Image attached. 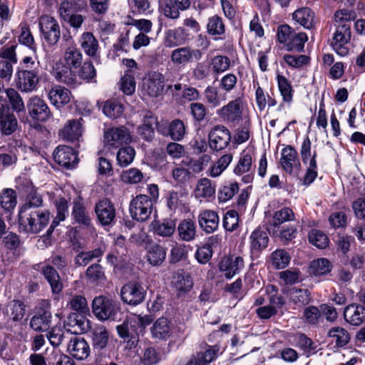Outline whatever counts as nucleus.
Wrapping results in <instances>:
<instances>
[{
    "label": "nucleus",
    "instance_id": "obj_1",
    "mask_svg": "<svg viewBox=\"0 0 365 365\" xmlns=\"http://www.w3.org/2000/svg\"><path fill=\"white\" fill-rule=\"evenodd\" d=\"M40 72L39 61L31 56L24 57L16 71V87L23 93L36 91L40 81Z\"/></svg>",
    "mask_w": 365,
    "mask_h": 365
},
{
    "label": "nucleus",
    "instance_id": "obj_2",
    "mask_svg": "<svg viewBox=\"0 0 365 365\" xmlns=\"http://www.w3.org/2000/svg\"><path fill=\"white\" fill-rule=\"evenodd\" d=\"M50 215L46 208L19 212V230L26 234H37L47 226Z\"/></svg>",
    "mask_w": 365,
    "mask_h": 365
},
{
    "label": "nucleus",
    "instance_id": "obj_3",
    "mask_svg": "<svg viewBox=\"0 0 365 365\" xmlns=\"http://www.w3.org/2000/svg\"><path fill=\"white\" fill-rule=\"evenodd\" d=\"M92 312L98 320L114 321L120 312L119 302L103 295L96 297L92 302Z\"/></svg>",
    "mask_w": 365,
    "mask_h": 365
},
{
    "label": "nucleus",
    "instance_id": "obj_4",
    "mask_svg": "<svg viewBox=\"0 0 365 365\" xmlns=\"http://www.w3.org/2000/svg\"><path fill=\"white\" fill-rule=\"evenodd\" d=\"M300 155L303 163L307 165L304 177V184L309 185L317 177V152H312V143L309 136H306L300 148Z\"/></svg>",
    "mask_w": 365,
    "mask_h": 365
},
{
    "label": "nucleus",
    "instance_id": "obj_5",
    "mask_svg": "<svg viewBox=\"0 0 365 365\" xmlns=\"http://www.w3.org/2000/svg\"><path fill=\"white\" fill-rule=\"evenodd\" d=\"M153 210V202L147 195H138L129 205L131 217L139 222H145L150 218Z\"/></svg>",
    "mask_w": 365,
    "mask_h": 365
},
{
    "label": "nucleus",
    "instance_id": "obj_6",
    "mask_svg": "<svg viewBox=\"0 0 365 365\" xmlns=\"http://www.w3.org/2000/svg\"><path fill=\"white\" fill-rule=\"evenodd\" d=\"M244 106L243 98L237 97L218 109L216 114L225 123L236 125L242 120Z\"/></svg>",
    "mask_w": 365,
    "mask_h": 365
},
{
    "label": "nucleus",
    "instance_id": "obj_7",
    "mask_svg": "<svg viewBox=\"0 0 365 365\" xmlns=\"http://www.w3.org/2000/svg\"><path fill=\"white\" fill-rule=\"evenodd\" d=\"M19 123L11 111L6 98L0 96V133L4 135L13 134L18 129Z\"/></svg>",
    "mask_w": 365,
    "mask_h": 365
},
{
    "label": "nucleus",
    "instance_id": "obj_8",
    "mask_svg": "<svg viewBox=\"0 0 365 365\" xmlns=\"http://www.w3.org/2000/svg\"><path fill=\"white\" fill-rule=\"evenodd\" d=\"M131 140L130 133L125 126L112 127L104 130L103 142L106 146L118 148L129 144Z\"/></svg>",
    "mask_w": 365,
    "mask_h": 365
},
{
    "label": "nucleus",
    "instance_id": "obj_9",
    "mask_svg": "<svg viewBox=\"0 0 365 365\" xmlns=\"http://www.w3.org/2000/svg\"><path fill=\"white\" fill-rule=\"evenodd\" d=\"M39 29L44 41L50 46L56 45L61 36L59 24L53 17L42 16L39 19Z\"/></svg>",
    "mask_w": 365,
    "mask_h": 365
},
{
    "label": "nucleus",
    "instance_id": "obj_10",
    "mask_svg": "<svg viewBox=\"0 0 365 365\" xmlns=\"http://www.w3.org/2000/svg\"><path fill=\"white\" fill-rule=\"evenodd\" d=\"M351 29L349 26H335L330 45L339 56H345L349 53V43L351 40Z\"/></svg>",
    "mask_w": 365,
    "mask_h": 365
},
{
    "label": "nucleus",
    "instance_id": "obj_11",
    "mask_svg": "<svg viewBox=\"0 0 365 365\" xmlns=\"http://www.w3.org/2000/svg\"><path fill=\"white\" fill-rule=\"evenodd\" d=\"M230 131L225 125L214 126L208 134L209 146L215 151L225 149L230 145Z\"/></svg>",
    "mask_w": 365,
    "mask_h": 365
},
{
    "label": "nucleus",
    "instance_id": "obj_12",
    "mask_svg": "<svg viewBox=\"0 0 365 365\" xmlns=\"http://www.w3.org/2000/svg\"><path fill=\"white\" fill-rule=\"evenodd\" d=\"M146 292L138 282H130L124 284L120 290L122 301L129 305L136 306L145 299Z\"/></svg>",
    "mask_w": 365,
    "mask_h": 365
},
{
    "label": "nucleus",
    "instance_id": "obj_13",
    "mask_svg": "<svg viewBox=\"0 0 365 365\" xmlns=\"http://www.w3.org/2000/svg\"><path fill=\"white\" fill-rule=\"evenodd\" d=\"M95 212L98 222L103 226H113L116 221L115 206L108 199L99 200L96 204Z\"/></svg>",
    "mask_w": 365,
    "mask_h": 365
},
{
    "label": "nucleus",
    "instance_id": "obj_14",
    "mask_svg": "<svg viewBox=\"0 0 365 365\" xmlns=\"http://www.w3.org/2000/svg\"><path fill=\"white\" fill-rule=\"evenodd\" d=\"M29 116L38 121L44 122L51 117V112L47 103L37 96L31 97L26 104Z\"/></svg>",
    "mask_w": 365,
    "mask_h": 365
},
{
    "label": "nucleus",
    "instance_id": "obj_15",
    "mask_svg": "<svg viewBox=\"0 0 365 365\" xmlns=\"http://www.w3.org/2000/svg\"><path fill=\"white\" fill-rule=\"evenodd\" d=\"M63 40L65 41V48L63 52V60L66 67L69 68H78L82 64L83 55L81 51L76 47V45L71 36H63Z\"/></svg>",
    "mask_w": 365,
    "mask_h": 365
},
{
    "label": "nucleus",
    "instance_id": "obj_16",
    "mask_svg": "<svg viewBox=\"0 0 365 365\" xmlns=\"http://www.w3.org/2000/svg\"><path fill=\"white\" fill-rule=\"evenodd\" d=\"M202 57V52L200 49H194L189 46L175 48L170 55L171 61L176 66H185L193 61H198Z\"/></svg>",
    "mask_w": 365,
    "mask_h": 365
},
{
    "label": "nucleus",
    "instance_id": "obj_17",
    "mask_svg": "<svg viewBox=\"0 0 365 365\" xmlns=\"http://www.w3.org/2000/svg\"><path fill=\"white\" fill-rule=\"evenodd\" d=\"M280 164L282 169L289 174L297 175L301 164L297 150L292 145H287L281 151Z\"/></svg>",
    "mask_w": 365,
    "mask_h": 365
},
{
    "label": "nucleus",
    "instance_id": "obj_18",
    "mask_svg": "<svg viewBox=\"0 0 365 365\" xmlns=\"http://www.w3.org/2000/svg\"><path fill=\"white\" fill-rule=\"evenodd\" d=\"M233 172L235 175H242V181L247 184L252 181L254 172L252 170V155L248 150H244L240 155L239 160L235 165Z\"/></svg>",
    "mask_w": 365,
    "mask_h": 365
},
{
    "label": "nucleus",
    "instance_id": "obj_19",
    "mask_svg": "<svg viewBox=\"0 0 365 365\" xmlns=\"http://www.w3.org/2000/svg\"><path fill=\"white\" fill-rule=\"evenodd\" d=\"M55 162L66 168L75 167L78 163V157L73 149L67 145H58L53 151Z\"/></svg>",
    "mask_w": 365,
    "mask_h": 365
},
{
    "label": "nucleus",
    "instance_id": "obj_20",
    "mask_svg": "<svg viewBox=\"0 0 365 365\" xmlns=\"http://www.w3.org/2000/svg\"><path fill=\"white\" fill-rule=\"evenodd\" d=\"M244 267V260L240 256L230 255L223 257L219 263V269L224 273L227 279H231Z\"/></svg>",
    "mask_w": 365,
    "mask_h": 365
},
{
    "label": "nucleus",
    "instance_id": "obj_21",
    "mask_svg": "<svg viewBox=\"0 0 365 365\" xmlns=\"http://www.w3.org/2000/svg\"><path fill=\"white\" fill-rule=\"evenodd\" d=\"M52 314L49 309L39 308L30 320V327L35 331H47L51 327Z\"/></svg>",
    "mask_w": 365,
    "mask_h": 365
},
{
    "label": "nucleus",
    "instance_id": "obj_22",
    "mask_svg": "<svg viewBox=\"0 0 365 365\" xmlns=\"http://www.w3.org/2000/svg\"><path fill=\"white\" fill-rule=\"evenodd\" d=\"M89 324L90 322L84 316L72 313L65 321L64 329L71 335H77L87 331L90 327Z\"/></svg>",
    "mask_w": 365,
    "mask_h": 365
},
{
    "label": "nucleus",
    "instance_id": "obj_23",
    "mask_svg": "<svg viewBox=\"0 0 365 365\" xmlns=\"http://www.w3.org/2000/svg\"><path fill=\"white\" fill-rule=\"evenodd\" d=\"M67 351L73 358L78 360H83L89 356L90 347L83 338L71 336L69 338Z\"/></svg>",
    "mask_w": 365,
    "mask_h": 365
},
{
    "label": "nucleus",
    "instance_id": "obj_24",
    "mask_svg": "<svg viewBox=\"0 0 365 365\" xmlns=\"http://www.w3.org/2000/svg\"><path fill=\"white\" fill-rule=\"evenodd\" d=\"M164 88V77L158 72H152L143 82V90L150 97L159 96Z\"/></svg>",
    "mask_w": 365,
    "mask_h": 365
},
{
    "label": "nucleus",
    "instance_id": "obj_25",
    "mask_svg": "<svg viewBox=\"0 0 365 365\" xmlns=\"http://www.w3.org/2000/svg\"><path fill=\"white\" fill-rule=\"evenodd\" d=\"M200 227L206 233L215 232L219 227L220 217L218 214L211 210L202 211L197 217Z\"/></svg>",
    "mask_w": 365,
    "mask_h": 365
},
{
    "label": "nucleus",
    "instance_id": "obj_26",
    "mask_svg": "<svg viewBox=\"0 0 365 365\" xmlns=\"http://www.w3.org/2000/svg\"><path fill=\"white\" fill-rule=\"evenodd\" d=\"M344 317L351 325L359 326L365 322V307L361 304H350L344 310Z\"/></svg>",
    "mask_w": 365,
    "mask_h": 365
},
{
    "label": "nucleus",
    "instance_id": "obj_27",
    "mask_svg": "<svg viewBox=\"0 0 365 365\" xmlns=\"http://www.w3.org/2000/svg\"><path fill=\"white\" fill-rule=\"evenodd\" d=\"M173 325L165 317L158 319L150 328L151 336L158 340H167L172 335Z\"/></svg>",
    "mask_w": 365,
    "mask_h": 365
},
{
    "label": "nucleus",
    "instance_id": "obj_28",
    "mask_svg": "<svg viewBox=\"0 0 365 365\" xmlns=\"http://www.w3.org/2000/svg\"><path fill=\"white\" fill-rule=\"evenodd\" d=\"M150 231L155 235L161 237H170L175 232V222L174 220L168 218L163 220H154L151 222Z\"/></svg>",
    "mask_w": 365,
    "mask_h": 365
},
{
    "label": "nucleus",
    "instance_id": "obj_29",
    "mask_svg": "<svg viewBox=\"0 0 365 365\" xmlns=\"http://www.w3.org/2000/svg\"><path fill=\"white\" fill-rule=\"evenodd\" d=\"M188 40V34L182 27L169 29L165 34V43L168 48H173L185 44Z\"/></svg>",
    "mask_w": 365,
    "mask_h": 365
},
{
    "label": "nucleus",
    "instance_id": "obj_30",
    "mask_svg": "<svg viewBox=\"0 0 365 365\" xmlns=\"http://www.w3.org/2000/svg\"><path fill=\"white\" fill-rule=\"evenodd\" d=\"M293 20L307 29L314 27L317 20L314 12L308 7L297 9L292 14Z\"/></svg>",
    "mask_w": 365,
    "mask_h": 365
},
{
    "label": "nucleus",
    "instance_id": "obj_31",
    "mask_svg": "<svg viewBox=\"0 0 365 365\" xmlns=\"http://www.w3.org/2000/svg\"><path fill=\"white\" fill-rule=\"evenodd\" d=\"M82 118L68 120L60 130L59 135L68 141L78 140L82 134Z\"/></svg>",
    "mask_w": 365,
    "mask_h": 365
},
{
    "label": "nucleus",
    "instance_id": "obj_32",
    "mask_svg": "<svg viewBox=\"0 0 365 365\" xmlns=\"http://www.w3.org/2000/svg\"><path fill=\"white\" fill-rule=\"evenodd\" d=\"M157 123V118L150 111H145L143 123L138 128V134L145 140L151 141L155 135L154 125Z\"/></svg>",
    "mask_w": 365,
    "mask_h": 365
},
{
    "label": "nucleus",
    "instance_id": "obj_33",
    "mask_svg": "<svg viewBox=\"0 0 365 365\" xmlns=\"http://www.w3.org/2000/svg\"><path fill=\"white\" fill-rule=\"evenodd\" d=\"M87 7L86 0H64L59 6L58 13L61 19L81 12Z\"/></svg>",
    "mask_w": 365,
    "mask_h": 365
},
{
    "label": "nucleus",
    "instance_id": "obj_34",
    "mask_svg": "<svg viewBox=\"0 0 365 365\" xmlns=\"http://www.w3.org/2000/svg\"><path fill=\"white\" fill-rule=\"evenodd\" d=\"M79 43L87 56L93 58L98 56L99 43L93 33H83L79 38Z\"/></svg>",
    "mask_w": 365,
    "mask_h": 365
},
{
    "label": "nucleus",
    "instance_id": "obj_35",
    "mask_svg": "<svg viewBox=\"0 0 365 365\" xmlns=\"http://www.w3.org/2000/svg\"><path fill=\"white\" fill-rule=\"evenodd\" d=\"M110 333L106 327L97 325L91 330L92 345L95 350H103L108 344Z\"/></svg>",
    "mask_w": 365,
    "mask_h": 365
},
{
    "label": "nucleus",
    "instance_id": "obj_36",
    "mask_svg": "<svg viewBox=\"0 0 365 365\" xmlns=\"http://www.w3.org/2000/svg\"><path fill=\"white\" fill-rule=\"evenodd\" d=\"M220 351L218 346H207L204 351H200L186 365H209L214 361Z\"/></svg>",
    "mask_w": 365,
    "mask_h": 365
},
{
    "label": "nucleus",
    "instance_id": "obj_37",
    "mask_svg": "<svg viewBox=\"0 0 365 365\" xmlns=\"http://www.w3.org/2000/svg\"><path fill=\"white\" fill-rule=\"evenodd\" d=\"M250 240L252 254L259 253L267 247L269 242V237L267 232L259 227L252 232Z\"/></svg>",
    "mask_w": 365,
    "mask_h": 365
},
{
    "label": "nucleus",
    "instance_id": "obj_38",
    "mask_svg": "<svg viewBox=\"0 0 365 365\" xmlns=\"http://www.w3.org/2000/svg\"><path fill=\"white\" fill-rule=\"evenodd\" d=\"M71 91L61 86H54L48 93L51 103L57 108L67 104L71 100Z\"/></svg>",
    "mask_w": 365,
    "mask_h": 365
},
{
    "label": "nucleus",
    "instance_id": "obj_39",
    "mask_svg": "<svg viewBox=\"0 0 365 365\" xmlns=\"http://www.w3.org/2000/svg\"><path fill=\"white\" fill-rule=\"evenodd\" d=\"M73 204L71 216L74 220L85 226L90 225L91 220L89 212L84 205L83 199L81 197H78L74 200Z\"/></svg>",
    "mask_w": 365,
    "mask_h": 365
},
{
    "label": "nucleus",
    "instance_id": "obj_40",
    "mask_svg": "<svg viewBox=\"0 0 365 365\" xmlns=\"http://www.w3.org/2000/svg\"><path fill=\"white\" fill-rule=\"evenodd\" d=\"M215 185L210 179L203 178L198 180L195 189V195L197 198L210 200L215 197Z\"/></svg>",
    "mask_w": 365,
    "mask_h": 365
},
{
    "label": "nucleus",
    "instance_id": "obj_41",
    "mask_svg": "<svg viewBox=\"0 0 365 365\" xmlns=\"http://www.w3.org/2000/svg\"><path fill=\"white\" fill-rule=\"evenodd\" d=\"M166 258V250L158 244L150 245L147 248L146 259L154 267L160 266Z\"/></svg>",
    "mask_w": 365,
    "mask_h": 365
},
{
    "label": "nucleus",
    "instance_id": "obj_42",
    "mask_svg": "<svg viewBox=\"0 0 365 365\" xmlns=\"http://www.w3.org/2000/svg\"><path fill=\"white\" fill-rule=\"evenodd\" d=\"M164 136H169L175 141L181 140L185 134V125L180 119H175L170 122L167 128L159 130Z\"/></svg>",
    "mask_w": 365,
    "mask_h": 365
},
{
    "label": "nucleus",
    "instance_id": "obj_43",
    "mask_svg": "<svg viewBox=\"0 0 365 365\" xmlns=\"http://www.w3.org/2000/svg\"><path fill=\"white\" fill-rule=\"evenodd\" d=\"M41 272L46 281L50 284L53 294H59L63 289V283L57 271L51 265L42 267Z\"/></svg>",
    "mask_w": 365,
    "mask_h": 365
},
{
    "label": "nucleus",
    "instance_id": "obj_44",
    "mask_svg": "<svg viewBox=\"0 0 365 365\" xmlns=\"http://www.w3.org/2000/svg\"><path fill=\"white\" fill-rule=\"evenodd\" d=\"M72 335L68 333L66 329L61 326H54L51 327L46 333V338L51 346L58 347L66 340L68 339Z\"/></svg>",
    "mask_w": 365,
    "mask_h": 365
},
{
    "label": "nucleus",
    "instance_id": "obj_45",
    "mask_svg": "<svg viewBox=\"0 0 365 365\" xmlns=\"http://www.w3.org/2000/svg\"><path fill=\"white\" fill-rule=\"evenodd\" d=\"M290 300L298 307H304L312 300L311 292L307 288L292 287L288 292Z\"/></svg>",
    "mask_w": 365,
    "mask_h": 365
},
{
    "label": "nucleus",
    "instance_id": "obj_46",
    "mask_svg": "<svg viewBox=\"0 0 365 365\" xmlns=\"http://www.w3.org/2000/svg\"><path fill=\"white\" fill-rule=\"evenodd\" d=\"M178 232L180 240L185 242H190L195 238L196 225L194 221L190 219L182 220L178 226Z\"/></svg>",
    "mask_w": 365,
    "mask_h": 365
},
{
    "label": "nucleus",
    "instance_id": "obj_47",
    "mask_svg": "<svg viewBox=\"0 0 365 365\" xmlns=\"http://www.w3.org/2000/svg\"><path fill=\"white\" fill-rule=\"evenodd\" d=\"M331 270V262L325 258H319L313 260L309 267V273L311 276L319 277L327 274Z\"/></svg>",
    "mask_w": 365,
    "mask_h": 365
},
{
    "label": "nucleus",
    "instance_id": "obj_48",
    "mask_svg": "<svg viewBox=\"0 0 365 365\" xmlns=\"http://www.w3.org/2000/svg\"><path fill=\"white\" fill-rule=\"evenodd\" d=\"M172 284L180 294L188 292L193 286L192 279L188 274L176 273L173 277Z\"/></svg>",
    "mask_w": 365,
    "mask_h": 365
},
{
    "label": "nucleus",
    "instance_id": "obj_49",
    "mask_svg": "<svg viewBox=\"0 0 365 365\" xmlns=\"http://www.w3.org/2000/svg\"><path fill=\"white\" fill-rule=\"evenodd\" d=\"M43 199L36 191H31L26 197L25 203L19 208V212L44 209Z\"/></svg>",
    "mask_w": 365,
    "mask_h": 365
},
{
    "label": "nucleus",
    "instance_id": "obj_50",
    "mask_svg": "<svg viewBox=\"0 0 365 365\" xmlns=\"http://www.w3.org/2000/svg\"><path fill=\"white\" fill-rule=\"evenodd\" d=\"M26 313V305L20 300H12L6 306V314L14 321H21Z\"/></svg>",
    "mask_w": 365,
    "mask_h": 365
},
{
    "label": "nucleus",
    "instance_id": "obj_51",
    "mask_svg": "<svg viewBox=\"0 0 365 365\" xmlns=\"http://www.w3.org/2000/svg\"><path fill=\"white\" fill-rule=\"evenodd\" d=\"M327 336L335 341L337 347H343L350 341V334L348 331L340 327L331 328L327 333Z\"/></svg>",
    "mask_w": 365,
    "mask_h": 365
},
{
    "label": "nucleus",
    "instance_id": "obj_52",
    "mask_svg": "<svg viewBox=\"0 0 365 365\" xmlns=\"http://www.w3.org/2000/svg\"><path fill=\"white\" fill-rule=\"evenodd\" d=\"M231 65L230 58L223 55H217L210 61V66L212 73L219 75L227 71Z\"/></svg>",
    "mask_w": 365,
    "mask_h": 365
},
{
    "label": "nucleus",
    "instance_id": "obj_53",
    "mask_svg": "<svg viewBox=\"0 0 365 365\" xmlns=\"http://www.w3.org/2000/svg\"><path fill=\"white\" fill-rule=\"evenodd\" d=\"M17 203L16 192L11 188L4 189L0 194V205L6 211L14 210Z\"/></svg>",
    "mask_w": 365,
    "mask_h": 365
},
{
    "label": "nucleus",
    "instance_id": "obj_54",
    "mask_svg": "<svg viewBox=\"0 0 365 365\" xmlns=\"http://www.w3.org/2000/svg\"><path fill=\"white\" fill-rule=\"evenodd\" d=\"M207 32L210 36H221L225 33V26L222 19L214 15L207 19Z\"/></svg>",
    "mask_w": 365,
    "mask_h": 365
},
{
    "label": "nucleus",
    "instance_id": "obj_55",
    "mask_svg": "<svg viewBox=\"0 0 365 365\" xmlns=\"http://www.w3.org/2000/svg\"><path fill=\"white\" fill-rule=\"evenodd\" d=\"M233 158L231 153L222 155L210 168L209 175L212 178L220 176L228 167Z\"/></svg>",
    "mask_w": 365,
    "mask_h": 365
},
{
    "label": "nucleus",
    "instance_id": "obj_56",
    "mask_svg": "<svg viewBox=\"0 0 365 365\" xmlns=\"http://www.w3.org/2000/svg\"><path fill=\"white\" fill-rule=\"evenodd\" d=\"M277 78L278 88L283 101L289 104L291 103L293 99L294 90L290 82L286 77L282 75H278Z\"/></svg>",
    "mask_w": 365,
    "mask_h": 365
},
{
    "label": "nucleus",
    "instance_id": "obj_57",
    "mask_svg": "<svg viewBox=\"0 0 365 365\" xmlns=\"http://www.w3.org/2000/svg\"><path fill=\"white\" fill-rule=\"evenodd\" d=\"M356 17L354 11L349 9H340L334 14V26H344L351 29V23Z\"/></svg>",
    "mask_w": 365,
    "mask_h": 365
},
{
    "label": "nucleus",
    "instance_id": "obj_58",
    "mask_svg": "<svg viewBox=\"0 0 365 365\" xmlns=\"http://www.w3.org/2000/svg\"><path fill=\"white\" fill-rule=\"evenodd\" d=\"M5 93L13 111L19 113L25 110L23 98L16 90L9 88L5 90Z\"/></svg>",
    "mask_w": 365,
    "mask_h": 365
},
{
    "label": "nucleus",
    "instance_id": "obj_59",
    "mask_svg": "<svg viewBox=\"0 0 365 365\" xmlns=\"http://www.w3.org/2000/svg\"><path fill=\"white\" fill-rule=\"evenodd\" d=\"M53 76L57 81L69 86L74 87L77 84L76 74L72 71L71 68L68 67H64L60 71H54Z\"/></svg>",
    "mask_w": 365,
    "mask_h": 365
},
{
    "label": "nucleus",
    "instance_id": "obj_60",
    "mask_svg": "<svg viewBox=\"0 0 365 365\" xmlns=\"http://www.w3.org/2000/svg\"><path fill=\"white\" fill-rule=\"evenodd\" d=\"M308 40L307 35L304 32H293L291 38L287 43V48L288 51H296L301 52L304 49V43Z\"/></svg>",
    "mask_w": 365,
    "mask_h": 365
},
{
    "label": "nucleus",
    "instance_id": "obj_61",
    "mask_svg": "<svg viewBox=\"0 0 365 365\" xmlns=\"http://www.w3.org/2000/svg\"><path fill=\"white\" fill-rule=\"evenodd\" d=\"M290 259L289 255L283 249L277 250L272 254V264L277 269L285 268L289 264Z\"/></svg>",
    "mask_w": 365,
    "mask_h": 365
},
{
    "label": "nucleus",
    "instance_id": "obj_62",
    "mask_svg": "<svg viewBox=\"0 0 365 365\" xmlns=\"http://www.w3.org/2000/svg\"><path fill=\"white\" fill-rule=\"evenodd\" d=\"M308 239L312 245L319 249L326 248L329 242L328 237L324 232L316 229H312L309 232Z\"/></svg>",
    "mask_w": 365,
    "mask_h": 365
},
{
    "label": "nucleus",
    "instance_id": "obj_63",
    "mask_svg": "<svg viewBox=\"0 0 365 365\" xmlns=\"http://www.w3.org/2000/svg\"><path fill=\"white\" fill-rule=\"evenodd\" d=\"M124 111L121 103L114 101H107L103 108V113L108 118L115 119L120 117Z\"/></svg>",
    "mask_w": 365,
    "mask_h": 365
},
{
    "label": "nucleus",
    "instance_id": "obj_64",
    "mask_svg": "<svg viewBox=\"0 0 365 365\" xmlns=\"http://www.w3.org/2000/svg\"><path fill=\"white\" fill-rule=\"evenodd\" d=\"M47 361L48 365H76L68 356L55 350L47 357Z\"/></svg>",
    "mask_w": 365,
    "mask_h": 365
}]
</instances>
